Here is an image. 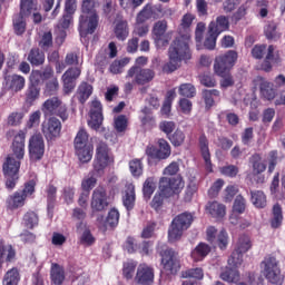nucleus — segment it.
Segmentation results:
<instances>
[{"label": "nucleus", "instance_id": "obj_49", "mask_svg": "<svg viewBox=\"0 0 285 285\" xmlns=\"http://www.w3.org/2000/svg\"><path fill=\"white\" fill-rule=\"evenodd\" d=\"M264 35L269 41H277V39L282 37V33L277 30V23L275 22H269L264 28Z\"/></svg>", "mask_w": 285, "mask_h": 285}, {"label": "nucleus", "instance_id": "obj_45", "mask_svg": "<svg viewBox=\"0 0 285 285\" xmlns=\"http://www.w3.org/2000/svg\"><path fill=\"white\" fill-rule=\"evenodd\" d=\"M273 59H275V47L271 45L267 48V55L264 61L261 63V70H263V72H271V70H273V63H271Z\"/></svg>", "mask_w": 285, "mask_h": 285}, {"label": "nucleus", "instance_id": "obj_52", "mask_svg": "<svg viewBox=\"0 0 285 285\" xmlns=\"http://www.w3.org/2000/svg\"><path fill=\"white\" fill-rule=\"evenodd\" d=\"M253 248V244L250 243V237L247 235H243L238 238L237 247L235 248L236 253L244 255V253H248Z\"/></svg>", "mask_w": 285, "mask_h": 285}, {"label": "nucleus", "instance_id": "obj_31", "mask_svg": "<svg viewBox=\"0 0 285 285\" xmlns=\"http://www.w3.org/2000/svg\"><path fill=\"white\" fill-rule=\"evenodd\" d=\"M8 210H17L26 206V196H22L19 191L13 193L7 198Z\"/></svg>", "mask_w": 285, "mask_h": 285}, {"label": "nucleus", "instance_id": "obj_40", "mask_svg": "<svg viewBox=\"0 0 285 285\" xmlns=\"http://www.w3.org/2000/svg\"><path fill=\"white\" fill-rule=\"evenodd\" d=\"M203 99L205 102L206 110H210V108L215 106V99H219V90L217 89L203 90Z\"/></svg>", "mask_w": 285, "mask_h": 285}, {"label": "nucleus", "instance_id": "obj_18", "mask_svg": "<svg viewBox=\"0 0 285 285\" xmlns=\"http://www.w3.org/2000/svg\"><path fill=\"white\" fill-rule=\"evenodd\" d=\"M97 28H99V14H94L89 17L80 16L78 26V32L80 37H86L87 35H95Z\"/></svg>", "mask_w": 285, "mask_h": 285}, {"label": "nucleus", "instance_id": "obj_10", "mask_svg": "<svg viewBox=\"0 0 285 285\" xmlns=\"http://www.w3.org/2000/svg\"><path fill=\"white\" fill-rule=\"evenodd\" d=\"M157 77L155 68H144L141 66H132L128 69L126 79H134L136 86H148Z\"/></svg>", "mask_w": 285, "mask_h": 285}, {"label": "nucleus", "instance_id": "obj_7", "mask_svg": "<svg viewBox=\"0 0 285 285\" xmlns=\"http://www.w3.org/2000/svg\"><path fill=\"white\" fill-rule=\"evenodd\" d=\"M112 161H115V159L110 156L108 144L99 141L96 146V157L94 159V173L97 177H101L106 168H108Z\"/></svg>", "mask_w": 285, "mask_h": 285}, {"label": "nucleus", "instance_id": "obj_37", "mask_svg": "<svg viewBox=\"0 0 285 285\" xmlns=\"http://www.w3.org/2000/svg\"><path fill=\"white\" fill-rule=\"evenodd\" d=\"M24 17L26 16L17 13L12 19L13 31L17 37L23 36L26 33V29L28 28Z\"/></svg>", "mask_w": 285, "mask_h": 285}, {"label": "nucleus", "instance_id": "obj_63", "mask_svg": "<svg viewBox=\"0 0 285 285\" xmlns=\"http://www.w3.org/2000/svg\"><path fill=\"white\" fill-rule=\"evenodd\" d=\"M135 271H137V264L132 262L124 263L122 277H125L127 281L132 279V277H135Z\"/></svg>", "mask_w": 285, "mask_h": 285}, {"label": "nucleus", "instance_id": "obj_46", "mask_svg": "<svg viewBox=\"0 0 285 285\" xmlns=\"http://www.w3.org/2000/svg\"><path fill=\"white\" fill-rule=\"evenodd\" d=\"M53 43L52 31H45L38 41V46L43 52H48L50 48H52Z\"/></svg>", "mask_w": 285, "mask_h": 285}, {"label": "nucleus", "instance_id": "obj_34", "mask_svg": "<svg viewBox=\"0 0 285 285\" xmlns=\"http://www.w3.org/2000/svg\"><path fill=\"white\" fill-rule=\"evenodd\" d=\"M284 222V212L282 209V205L279 203H276L272 208V218L269 220V224L272 228H279Z\"/></svg>", "mask_w": 285, "mask_h": 285}, {"label": "nucleus", "instance_id": "obj_15", "mask_svg": "<svg viewBox=\"0 0 285 285\" xmlns=\"http://www.w3.org/2000/svg\"><path fill=\"white\" fill-rule=\"evenodd\" d=\"M2 86L7 92H12V95H17V92H21L23 88H26V77L19 73H8L6 72L3 76Z\"/></svg>", "mask_w": 285, "mask_h": 285}, {"label": "nucleus", "instance_id": "obj_39", "mask_svg": "<svg viewBox=\"0 0 285 285\" xmlns=\"http://www.w3.org/2000/svg\"><path fill=\"white\" fill-rule=\"evenodd\" d=\"M19 282H21V274L19 273V268L12 267L4 274L2 285H19Z\"/></svg>", "mask_w": 285, "mask_h": 285}, {"label": "nucleus", "instance_id": "obj_28", "mask_svg": "<svg viewBox=\"0 0 285 285\" xmlns=\"http://www.w3.org/2000/svg\"><path fill=\"white\" fill-rule=\"evenodd\" d=\"M181 277L184 279L183 285H199L197 281L193 279H204V269L202 267H196V268H189L186 271L181 272Z\"/></svg>", "mask_w": 285, "mask_h": 285}, {"label": "nucleus", "instance_id": "obj_60", "mask_svg": "<svg viewBox=\"0 0 285 285\" xmlns=\"http://www.w3.org/2000/svg\"><path fill=\"white\" fill-rule=\"evenodd\" d=\"M218 38L219 36L217 33L207 29V36L204 41V47L206 48V50H215Z\"/></svg>", "mask_w": 285, "mask_h": 285}, {"label": "nucleus", "instance_id": "obj_64", "mask_svg": "<svg viewBox=\"0 0 285 285\" xmlns=\"http://www.w3.org/2000/svg\"><path fill=\"white\" fill-rule=\"evenodd\" d=\"M46 194L48 208H55V202H57V187L55 185H48Z\"/></svg>", "mask_w": 285, "mask_h": 285}, {"label": "nucleus", "instance_id": "obj_29", "mask_svg": "<svg viewBox=\"0 0 285 285\" xmlns=\"http://www.w3.org/2000/svg\"><path fill=\"white\" fill-rule=\"evenodd\" d=\"M135 202H137V195L135 194V185H126L125 193L122 195V205L126 210L130 213L135 208Z\"/></svg>", "mask_w": 285, "mask_h": 285}, {"label": "nucleus", "instance_id": "obj_27", "mask_svg": "<svg viewBox=\"0 0 285 285\" xmlns=\"http://www.w3.org/2000/svg\"><path fill=\"white\" fill-rule=\"evenodd\" d=\"M198 146L200 149V155L205 161L206 170L208 173H213V161L210 160V148L208 138L206 137V134H202L198 138Z\"/></svg>", "mask_w": 285, "mask_h": 285}, {"label": "nucleus", "instance_id": "obj_48", "mask_svg": "<svg viewBox=\"0 0 285 285\" xmlns=\"http://www.w3.org/2000/svg\"><path fill=\"white\" fill-rule=\"evenodd\" d=\"M155 190H157V181H155V177H148L142 185V195L145 199H150Z\"/></svg>", "mask_w": 285, "mask_h": 285}, {"label": "nucleus", "instance_id": "obj_32", "mask_svg": "<svg viewBox=\"0 0 285 285\" xmlns=\"http://www.w3.org/2000/svg\"><path fill=\"white\" fill-rule=\"evenodd\" d=\"M50 278L55 285L63 284L66 282V269H63V266L53 263L50 269Z\"/></svg>", "mask_w": 285, "mask_h": 285}, {"label": "nucleus", "instance_id": "obj_24", "mask_svg": "<svg viewBox=\"0 0 285 285\" xmlns=\"http://www.w3.org/2000/svg\"><path fill=\"white\" fill-rule=\"evenodd\" d=\"M258 82L261 97L267 101H273V99L277 97V89L275 88V83L266 80L264 77H258Z\"/></svg>", "mask_w": 285, "mask_h": 285}, {"label": "nucleus", "instance_id": "obj_17", "mask_svg": "<svg viewBox=\"0 0 285 285\" xmlns=\"http://www.w3.org/2000/svg\"><path fill=\"white\" fill-rule=\"evenodd\" d=\"M110 203H108V193L104 187H97L92 191L91 197V210L92 213H104L108 209Z\"/></svg>", "mask_w": 285, "mask_h": 285}, {"label": "nucleus", "instance_id": "obj_41", "mask_svg": "<svg viewBox=\"0 0 285 285\" xmlns=\"http://www.w3.org/2000/svg\"><path fill=\"white\" fill-rule=\"evenodd\" d=\"M207 210L212 217L220 219L226 215V205L219 204L218 202L208 203Z\"/></svg>", "mask_w": 285, "mask_h": 285}, {"label": "nucleus", "instance_id": "obj_56", "mask_svg": "<svg viewBox=\"0 0 285 285\" xmlns=\"http://www.w3.org/2000/svg\"><path fill=\"white\" fill-rule=\"evenodd\" d=\"M114 128L116 132L121 134L128 130V117L126 115H119L114 119Z\"/></svg>", "mask_w": 285, "mask_h": 285}, {"label": "nucleus", "instance_id": "obj_4", "mask_svg": "<svg viewBox=\"0 0 285 285\" xmlns=\"http://www.w3.org/2000/svg\"><path fill=\"white\" fill-rule=\"evenodd\" d=\"M261 274L266 279L268 285H283L284 275L279 267V261L273 255H267L261 262Z\"/></svg>", "mask_w": 285, "mask_h": 285}, {"label": "nucleus", "instance_id": "obj_55", "mask_svg": "<svg viewBox=\"0 0 285 285\" xmlns=\"http://www.w3.org/2000/svg\"><path fill=\"white\" fill-rule=\"evenodd\" d=\"M130 63V58H122L120 60H115L110 67L109 70L112 75H121L124 72V68Z\"/></svg>", "mask_w": 285, "mask_h": 285}, {"label": "nucleus", "instance_id": "obj_43", "mask_svg": "<svg viewBox=\"0 0 285 285\" xmlns=\"http://www.w3.org/2000/svg\"><path fill=\"white\" fill-rule=\"evenodd\" d=\"M238 267H226L225 271L220 274V279L224 282H229V284H235L239 282V271Z\"/></svg>", "mask_w": 285, "mask_h": 285}, {"label": "nucleus", "instance_id": "obj_58", "mask_svg": "<svg viewBox=\"0 0 285 285\" xmlns=\"http://www.w3.org/2000/svg\"><path fill=\"white\" fill-rule=\"evenodd\" d=\"M237 193H239V187H237L236 185H228L224 189L223 202H225V204H230V202L235 199Z\"/></svg>", "mask_w": 285, "mask_h": 285}, {"label": "nucleus", "instance_id": "obj_50", "mask_svg": "<svg viewBox=\"0 0 285 285\" xmlns=\"http://www.w3.org/2000/svg\"><path fill=\"white\" fill-rule=\"evenodd\" d=\"M130 31L128 30V22L120 21L115 27V36L118 41H126Z\"/></svg>", "mask_w": 285, "mask_h": 285}, {"label": "nucleus", "instance_id": "obj_61", "mask_svg": "<svg viewBox=\"0 0 285 285\" xmlns=\"http://www.w3.org/2000/svg\"><path fill=\"white\" fill-rule=\"evenodd\" d=\"M56 92H59V79L51 78L46 82L45 95L47 97H52Z\"/></svg>", "mask_w": 285, "mask_h": 285}, {"label": "nucleus", "instance_id": "obj_44", "mask_svg": "<svg viewBox=\"0 0 285 285\" xmlns=\"http://www.w3.org/2000/svg\"><path fill=\"white\" fill-rule=\"evenodd\" d=\"M37 1L35 0H20V12L22 17H30L37 10Z\"/></svg>", "mask_w": 285, "mask_h": 285}, {"label": "nucleus", "instance_id": "obj_62", "mask_svg": "<svg viewBox=\"0 0 285 285\" xmlns=\"http://www.w3.org/2000/svg\"><path fill=\"white\" fill-rule=\"evenodd\" d=\"M23 117H26L23 112L13 111L8 116L7 124L8 126H12V127L21 126V122L23 121Z\"/></svg>", "mask_w": 285, "mask_h": 285}, {"label": "nucleus", "instance_id": "obj_5", "mask_svg": "<svg viewBox=\"0 0 285 285\" xmlns=\"http://www.w3.org/2000/svg\"><path fill=\"white\" fill-rule=\"evenodd\" d=\"M193 222H195V216L188 212H184L178 214L170 223L168 228V242L171 244L175 242H179L184 236V230H188L190 226H193Z\"/></svg>", "mask_w": 285, "mask_h": 285}, {"label": "nucleus", "instance_id": "obj_8", "mask_svg": "<svg viewBox=\"0 0 285 285\" xmlns=\"http://www.w3.org/2000/svg\"><path fill=\"white\" fill-rule=\"evenodd\" d=\"M159 255L161 257L163 268L167 272V275H177L181 269L179 253L171 247L163 246Z\"/></svg>", "mask_w": 285, "mask_h": 285}, {"label": "nucleus", "instance_id": "obj_19", "mask_svg": "<svg viewBox=\"0 0 285 285\" xmlns=\"http://www.w3.org/2000/svg\"><path fill=\"white\" fill-rule=\"evenodd\" d=\"M81 77V68L71 67L61 77L65 95H70L77 88V78Z\"/></svg>", "mask_w": 285, "mask_h": 285}, {"label": "nucleus", "instance_id": "obj_13", "mask_svg": "<svg viewBox=\"0 0 285 285\" xmlns=\"http://www.w3.org/2000/svg\"><path fill=\"white\" fill-rule=\"evenodd\" d=\"M157 147L147 146L145 153L149 159H158V161H164L173 155V147H170V142L166 140V138H158Z\"/></svg>", "mask_w": 285, "mask_h": 285}, {"label": "nucleus", "instance_id": "obj_14", "mask_svg": "<svg viewBox=\"0 0 285 285\" xmlns=\"http://www.w3.org/2000/svg\"><path fill=\"white\" fill-rule=\"evenodd\" d=\"M29 159L30 161L37 163L43 159L46 155V141L41 134H35L29 138Z\"/></svg>", "mask_w": 285, "mask_h": 285}, {"label": "nucleus", "instance_id": "obj_22", "mask_svg": "<svg viewBox=\"0 0 285 285\" xmlns=\"http://www.w3.org/2000/svg\"><path fill=\"white\" fill-rule=\"evenodd\" d=\"M135 282L139 285L155 284V269L147 264H140L136 272Z\"/></svg>", "mask_w": 285, "mask_h": 285}, {"label": "nucleus", "instance_id": "obj_2", "mask_svg": "<svg viewBox=\"0 0 285 285\" xmlns=\"http://www.w3.org/2000/svg\"><path fill=\"white\" fill-rule=\"evenodd\" d=\"M189 41L188 36H178L173 40L168 49L169 61L163 66V72L170 75L181 66L183 61L191 59Z\"/></svg>", "mask_w": 285, "mask_h": 285}, {"label": "nucleus", "instance_id": "obj_53", "mask_svg": "<svg viewBox=\"0 0 285 285\" xmlns=\"http://www.w3.org/2000/svg\"><path fill=\"white\" fill-rule=\"evenodd\" d=\"M228 242H229L228 232H226V229H222L217 234L215 243H213L212 245L218 246L220 250H226V248H228Z\"/></svg>", "mask_w": 285, "mask_h": 285}, {"label": "nucleus", "instance_id": "obj_59", "mask_svg": "<svg viewBox=\"0 0 285 285\" xmlns=\"http://www.w3.org/2000/svg\"><path fill=\"white\" fill-rule=\"evenodd\" d=\"M178 92L181 97H187V99H193L197 95V90L193 83H183L179 86Z\"/></svg>", "mask_w": 285, "mask_h": 285}, {"label": "nucleus", "instance_id": "obj_20", "mask_svg": "<svg viewBox=\"0 0 285 285\" xmlns=\"http://www.w3.org/2000/svg\"><path fill=\"white\" fill-rule=\"evenodd\" d=\"M179 188H181V179L179 178L161 177L159 180V190L164 197L177 195Z\"/></svg>", "mask_w": 285, "mask_h": 285}, {"label": "nucleus", "instance_id": "obj_38", "mask_svg": "<svg viewBox=\"0 0 285 285\" xmlns=\"http://www.w3.org/2000/svg\"><path fill=\"white\" fill-rule=\"evenodd\" d=\"M92 95V85L88 82H81L77 90V99L79 104H86L90 96Z\"/></svg>", "mask_w": 285, "mask_h": 285}, {"label": "nucleus", "instance_id": "obj_51", "mask_svg": "<svg viewBox=\"0 0 285 285\" xmlns=\"http://www.w3.org/2000/svg\"><path fill=\"white\" fill-rule=\"evenodd\" d=\"M99 6V0H82L81 12L82 14H99L97 13V8Z\"/></svg>", "mask_w": 285, "mask_h": 285}, {"label": "nucleus", "instance_id": "obj_6", "mask_svg": "<svg viewBox=\"0 0 285 285\" xmlns=\"http://www.w3.org/2000/svg\"><path fill=\"white\" fill-rule=\"evenodd\" d=\"M151 38L158 50H166L173 40V31H168V20H158L151 29Z\"/></svg>", "mask_w": 285, "mask_h": 285}, {"label": "nucleus", "instance_id": "obj_26", "mask_svg": "<svg viewBox=\"0 0 285 285\" xmlns=\"http://www.w3.org/2000/svg\"><path fill=\"white\" fill-rule=\"evenodd\" d=\"M208 30L219 37L222 32H228V30H230V20L227 16H218L215 20L209 22Z\"/></svg>", "mask_w": 285, "mask_h": 285}, {"label": "nucleus", "instance_id": "obj_25", "mask_svg": "<svg viewBox=\"0 0 285 285\" xmlns=\"http://www.w3.org/2000/svg\"><path fill=\"white\" fill-rule=\"evenodd\" d=\"M17 261V250L12 245H6V240L0 239V269L3 268V264H12Z\"/></svg>", "mask_w": 285, "mask_h": 285}, {"label": "nucleus", "instance_id": "obj_11", "mask_svg": "<svg viewBox=\"0 0 285 285\" xmlns=\"http://www.w3.org/2000/svg\"><path fill=\"white\" fill-rule=\"evenodd\" d=\"M61 130H63V125L61 120L57 117H49L41 125V132L47 141V144H55L57 139H61Z\"/></svg>", "mask_w": 285, "mask_h": 285}, {"label": "nucleus", "instance_id": "obj_47", "mask_svg": "<svg viewBox=\"0 0 285 285\" xmlns=\"http://www.w3.org/2000/svg\"><path fill=\"white\" fill-rule=\"evenodd\" d=\"M167 139L170 141L174 148H179V146H184L186 141V134L184 130L177 128Z\"/></svg>", "mask_w": 285, "mask_h": 285}, {"label": "nucleus", "instance_id": "obj_21", "mask_svg": "<svg viewBox=\"0 0 285 285\" xmlns=\"http://www.w3.org/2000/svg\"><path fill=\"white\" fill-rule=\"evenodd\" d=\"M101 124H104V107L101 106V101L94 100L91 102L90 120L88 121V126L91 130H99V128H101Z\"/></svg>", "mask_w": 285, "mask_h": 285}, {"label": "nucleus", "instance_id": "obj_1", "mask_svg": "<svg viewBox=\"0 0 285 285\" xmlns=\"http://www.w3.org/2000/svg\"><path fill=\"white\" fill-rule=\"evenodd\" d=\"M26 136L24 130L10 129L6 132L8 140L12 139L11 151L12 155H8L6 161L2 165L3 175L6 178V187L9 190L14 189L17 181L19 180V169L21 168V160L26 157Z\"/></svg>", "mask_w": 285, "mask_h": 285}, {"label": "nucleus", "instance_id": "obj_35", "mask_svg": "<svg viewBox=\"0 0 285 285\" xmlns=\"http://www.w3.org/2000/svg\"><path fill=\"white\" fill-rule=\"evenodd\" d=\"M39 97H41V87L28 85L24 92V104L27 106H32L36 101H39Z\"/></svg>", "mask_w": 285, "mask_h": 285}, {"label": "nucleus", "instance_id": "obj_42", "mask_svg": "<svg viewBox=\"0 0 285 285\" xmlns=\"http://www.w3.org/2000/svg\"><path fill=\"white\" fill-rule=\"evenodd\" d=\"M22 222H23L24 228H29V230H32L35 227L39 226V214H37L33 210H28L23 215Z\"/></svg>", "mask_w": 285, "mask_h": 285}, {"label": "nucleus", "instance_id": "obj_3", "mask_svg": "<svg viewBox=\"0 0 285 285\" xmlns=\"http://www.w3.org/2000/svg\"><path fill=\"white\" fill-rule=\"evenodd\" d=\"M75 155L81 164L92 161L95 155V145L90 141V134L86 128L81 127L73 139Z\"/></svg>", "mask_w": 285, "mask_h": 285}, {"label": "nucleus", "instance_id": "obj_33", "mask_svg": "<svg viewBox=\"0 0 285 285\" xmlns=\"http://www.w3.org/2000/svg\"><path fill=\"white\" fill-rule=\"evenodd\" d=\"M212 248L206 243H199L191 252V258L194 262H203L208 257Z\"/></svg>", "mask_w": 285, "mask_h": 285}, {"label": "nucleus", "instance_id": "obj_36", "mask_svg": "<svg viewBox=\"0 0 285 285\" xmlns=\"http://www.w3.org/2000/svg\"><path fill=\"white\" fill-rule=\"evenodd\" d=\"M250 202L255 208L262 209L268 206V199L266 197V194L262 190H252Z\"/></svg>", "mask_w": 285, "mask_h": 285}, {"label": "nucleus", "instance_id": "obj_12", "mask_svg": "<svg viewBox=\"0 0 285 285\" xmlns=\"http://www.w3.org/2000/svg\"><path fill=\"white\" fill-rule=\"evenodd\" d=\"M238 57L239 56L235 50H228L227 52L217 56L214 62L215 73L226 75V72H230V70L235 68V63H237Z\"/></svg>", "mask_w": 285, "mask_h": 285}, {"label": "nucleus", "instance_id": "obj_16", "mask_svg": "<svg viewBox=\"0 0 285 285\" xmlns=\"http://www.w3.org/2000/svg\"><path fill=\"white\" fill-rule=\"evenodd\" d=\"M249 164L252 166V175L253 177H256V184H264L266 181V177L262 174L266 173L268 165H266V160H264L262 154H253L249 157Z\"/></svg>", "mask_w": 285, "mask_h": 285}, {"label": "nucleus", "instance_id": "obj_57", "mask_svg": "<svg viewBox=\"0 0 285 285\" xmlns=\"http://www.w3.org/2000/svg\"><path fill=\"white\" fill-rule=\"evenodd\" d=\"M158 128L160 132H164V135H166V137L169 138L171 134L175 132L177 124H175V121L171 120H163L159 122Z\"/></svg>", "mask_w": 285, "mask_h": 285}, {"label": "nucleus", "instance_id": "obj_23", "mask_svg": "<svg viewBox=\"0 0 285 285\" xmlns=\"http://www.w3.org/2000/svg\"><path fill=\"white\" fill-rule=\"evenodd\" d=\"M246 213V199L238 194L234 199L233 207H232V215L229 216V222L234 226L239 224V215H244Z\"/></svg>", "mask_w": 285, "mask_h": 285}, {"label": "nucleus", "instance_id": "obj_54", "mask_svg": "<svg viewBox=\"0 0 285 285\" xmlns=\"http://www.w3.org/2000/svg\"><path fill=\"white\" fill-rule=\"evenodd\" d=\"M129 170L132 177H141L144 175V161H141L139 158L130 160Z\"/></svg>", "mask_w": 285, "mask_h": 285}, {"label": "nucleus", "instance_id": "obj_30", "mask_svg": "<svg viewBox=\"0 0 285 285\" xmlns=\"http://www.w3.org/2000/svg\"><path fill=\"white\" fill-rule=\"evenodd\" d=\"M27 60L31 66L39 68V66H43V63H46V53L42 49L32 48L28 53Z\"/></svg>", "mask_w": 285, "mask_h": 285}, {"label": "nucleus", "instance_id": "obj_9", "mask_svg": "<svg viewBox=\"0 0 285 285\" xmlns=\"http://www.w3.org/2000/svg\"><path fill=\"white\" fill-rule=\"evenodd\" d=\"M46 117H59L61 121H68V106L59 99V97H51L47 99L41 107Z\"/></svg>", "mask_w": 285, "mask_h": 285}]
</instances>
